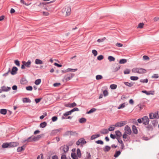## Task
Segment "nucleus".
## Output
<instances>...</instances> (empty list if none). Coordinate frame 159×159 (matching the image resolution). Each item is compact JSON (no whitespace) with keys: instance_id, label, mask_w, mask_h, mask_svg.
<instances>
[{"instance_id":"7ed1b4c3","label":"nucleus","mask_w":159,"mask_h":159,"mask_svg":"<svg viewBox=\"0 0 159 159\" xmlns=\"http://www.w3.org/2000/svg\"><path fill=\"white\" fill-rule=\"evenodd\" d=\"M142 120L143 124L147 125L148 124L149 120L147 116H145L142 118Z\"/></svg>"},{"instance_id":"4c0bfd02","label":"nucleus","mask_w":159,"mask_h":159,"mask_svg":"<svg viewBox=\"0 0 159 159\" xmlns=\"http://www.w3.org/2000/svg\"><path fill=\"white\" fill-rule=\"evenodd\" d=\"M77 154L78 157H81V151L80 149L78 148L77 150Z\"/></svg>"},{"instance_id":"49530a36","label":"nucleus","mask_w":159,"mask_h":159,"mask_svg":"<svg viewBox=\"0 0 159 159\" xmlns=\"http://www.w3.org/2000/svg\"><path fill=\"white\" fill-rule=\"evenodd\" d=\"M106 39L105 37L103 38L102 39H98L97 40V42L98 43L103 42Z\"/></svg>"},{"instance_id":"5fc2aeb1","label":"nucleus","mask_w":159,"mask_h":159,"mask_svg":"<svg viewBox=\"0 0 159 159\" xmlns=\"http://www.w3.org/2000/svg\"><path fill=\"white\" fill-rule=\"evenodd\" d=\"M96 143L98 144H103V142L102 140H98L96 141Z\"/></svg>"},{"instance_id":"20e7f679","label":"nucleus","mask_w":159,"mask_h":159,"mask_svg":"<svg viewBox=\"0 0 159 159\" xmlns=\"http://www.w3.org/2000/svg\"><path fill=\"white\" fill-rule=\"evenodd\" d=\"M126 122L125 121H122L121 122H117L116 123L115 125V126L116 127H122L126 124Z\"/></svg>"},{"instance_id":"4d7b16f0","label":"nucleus","mask_w":159,"mask_h":159,"mask_svg":"<svg viewBox=\"0 0 159 159\" xmlns=\"http://www.w3.org/2000/svg\"><path fill=\"white\" fill-rule=\"evenodd\" d=\"M130 71L129 69H126L124 70V73L125 74H128L129 73Z\"/></svg>"},{"instance_id":"9d476101","label":"nucleus","mask_w":159,"mask_h":159,"mask_svg":"<svg viewBox=\"0 0 159 159\" xmlns=\"http://www.w3.org/2000/svg\"><path fill=\"white\" fill-rule=\"evenodd\" d=\"M33 138L32 136H31L28 138L27 139L23 140V142L26 143L31 142H33L34 141L33 140Z\"/></svg>"},{"instance_id":"9b49d317","label":"nucleus","mask_w":159,"mask_h":159,"mask_svg":"<svg viewBox=\"0 0 159 159\" xmlns=\"http://www.w3.org/2000/svg\"><path fill=\"white\" fill-rule=\"evenodd\" d=\"M9 143L10 148L16 147L19 145V143L17 142H11Z\"/></svg>"},{"instance_id":"72a5a7b5","label":"nucleus","mask_w":159,"mask_h":159,"mask_svg":"<svg viewBox=\"0 0 159 159\" xmlns=\"http://www.w3.org/2000/svg\"><path fill=\"white\" fill-rule=\"evenodd\" d=\"M7 110L4 109H2L1 110L0 112L3 115H5L7 113Z\"/></svg>"},{"instance_id":"3c124183","label":"nucleus","mask_w":159,"mask_h":159,"mask_svg":"<svg viewBox=\"0 0 159 159\" xmlns=\"http://www.w3.org/2000/svg\"><path fill=\"white\" fill-rule=\"evenodd\" d=\"M26 89L28 91H31L33 89V88L31 86H29L26 87Z\"/></svg>"},{"instance_id":"f257e3e1","label":"nucleus","mask_w":159,"mask_h":159,"mask_svg":"<svg viewBox=\"0 0 159 159\" xmlns=\"http://www.w3.org/2000/svg\"><path fill=\"white\" fill-rule=\"evenodd\" d=\"M132 72L138 74H143L145 73L146 70L145 69L141 68H134L132 70Z\"/></svg>"},{"instance_id":"f8f14e48","label":"nucleus","mask_w":159,"mask_h":159,"mask_svg":"<svg viewBox=\"0 0 159 159\" xmlns=\"http://www.w3.org/2000/svg\"><path fill=\"white\" fill-rule=\"evenodd\" d=\"M65 10L66 16H69L70 14L71 11L70 7L69 6L66 7L65 8Z\"/></svg>"},{"instance_id":"338daca9","label":"nucleus","mask_w":159,"mask_h":159,"mask_svg":"<svg viewBox=\"0 0 159 159\" xmlns=\"http://www.w3.org/2000/svg\"><path fill=\"white\" fill-rule=\"evenodd\" d=\"M96 138H96V134H94V135H92L90 139L91 140H93L95 139Z\"/></svg>"},{"instance_id":"de8ad7c7","label":"nucleus","mask_w":159,"mask_h":159,"mask_svg":"<svg viewBox=\"0 0 159 159\" xmlns=\"http://www.w3.org/2000/svg\"><path fill=\"white\" fill-rule=\"evenodd\" d=\"M102 78V76L101 75H97L96 76V78L97 80H99L101 79Z\"/></svg>"},{"instance_id":"a211bd4d","label":"nucleus","mask_w":159,"mask_h":159,"mask_svg":"<svg viewBox=\"0 0 159 159\" xmlns=\"http://www.w3.org/2000/svg\"><path fill=\"white\" fill-rule=\"evenodd\" d=\"M35 63L36 64L40 65L42 64L43 63V61L38 59H36L35 60Z\"/></svg>"},{"instance_id":"5701e85b","label":"nucleus","mask_w":159,"mask_h":159,"mask_svg":"<svg viewBox=\"0 0 159 159\" xmlns=\"http://www.w3.org/2000/svg\"><path fill=\"white\" fill-rule=\"evenodd\" d=\"M80 142H81V145H82L83 144H85L86 143V141L85 140L84 138H82L80 139Z\"/></svg>"},{"instance_id":"37998d69","label":"nucleus","mask_w":159,"mask_h":159,"mask_svg":"<svg viewBox=\"0 0 159 159\" xmlns=\"http://www.w3.org/2000/svg\"><path fill=\"white\" fill-rule=\"evenodd\" d=\"M125 103H123L121 104L118 107V109H120L121 108H124L125 107Z\"/></svg>"},{"instance_id":"b1692460","label":"nucleus","mask_w":159,"mask_h":159,"mask_svg":"<svg viewBox=\"0 0 159 159\" xmlns=\"http://www.w3.org/2000/svg\"><path fill=\"white\" fill-rule=\"evenodd\" d=\"M100 132L101 134H108L109 132V131L108 129H102L101 131H100Z\"/></svg>"},{"instance_id":"09e8293b","label":"nucleus","mask_w":159,"mask_h":159,"mask_svg":"<svg viewBox=\"0 0 159 159\" xmlns=\"http://www.w3.org/2000/svg\"><path fill=\"white\" fill-rule=\"evenodd\" d=\"M157 124L158 122L157 120H154L152 122V124L154 126L157 125Z\"/></svg>"},{"instance_id":"8fccbe9b","label":"nucleus","mask_w":159,"mask_h":159,"mask_svg":"<svg viewBox=\"0 0 159 159\" xmlns=\"http://www.w3.org/2000/svg\"><path fill=\"white\" fill-rule=\"evenodd\" d=\"M92 52L94 56H96L97 55L98 52L96 50H93L92 51Z\"/></svg>"},{"instance_id":"774afa93","label":"nucleus","mask_w":159,"mask_h":159,"mask_svg":"<svg viewBox=\"0 0 159 159\" xmlns=\"http://www.w3.org/2000/svg\"><path fill=\"white\" fill-rule=\"evenodd\" d=\"M143 59L144 60L149 59V57L147 56L144 55L143 56Z\"/></svg>"},{"instance_id":"58836bf2","label":"nucleus","mask_w":159,"mask_h":159,"mask_svg":"<svg viewBox=\"0 0 159 159\" xmlns=\"http://www.w3.org/2000/svg\"><path fill=\"white\" fill-rule=\"evenodd\" d=\"M110 87L112 89H115L117 88V86L116 84H112L110 85Z\"/></svg>"},{"instance_id":"f03ea898","label":"nucleus","mask_w":159,"mask_h":159,"mask_svg":"<svg viewBox=\"0 0 159 159\" xmlns=\"http://www.w3.org/2000/svg\"><path fill=\"white\" fill-rule=\"evenodd\" d=\"M11 89L10 87H6L5 86H2L0 89V93L2 92H7Z\"/></svg>"},{"instance_id":"0eeeda50","label":"nucleus","mask_w":159,"mask_h":159,"mask_svg":"<svg viewBox=\"0 0 159 159\" xmlns=\"http://www.w3.org/2000/svg\"><path fill=\"white\" fill-rule=\"evenodd\" d=\"M75 75L73 74L70 73L68 74L66 77V81H68L71 79L72 77L74 76Z\"/></svg>"},{"instance_id":"a878e982","label":"nucleus","mask_w":159,"mask_h":159,"mask_svg":"<svg viewBox=\"0 0 159 159\" xmlns=\"http://www.w3.org/2000/svg\"><path fill=\"white\" fill-rule=\"evenodd\" d=\"M47 124L46 122H43L40 124V127L42 128H43L45 127L47 125Z\"/></svg>"},{"instance_id":"393cba45","label":"nucleus","mask_w":159,"mask_h":159,"mask_svg":"<svg viewBox=\"0 0 159 159\" xmlns=\"http://www.w3.org/2000/svg\"><path fill=\"white\" fill-rule=\"evenodd\" d=\"M115 125H112L111 126H110L108 129V131H112L114 130L115 127H116V126H115Z\"/></svg>"},{"instance_id":"7c9ffc66","label":"nucleus","mask_w":159,"mask_h":159,"mask_svg":"<svg viewBox=\"0 0 159 159\" xmlns=\"http://www.w3.org/2000/svg\"><path fill=\"white\" fill-rule=\"evenodd\" d=\"M124 83L125 85L129 87H131L133 85V84L130 83L128 82H124Z\"/></svg>"},{"instance_id":"ea45409f","label":"nucleus","mask_w":159,"mask_h":159,"mask_svg":"<svg viewBox=\"0 0 159 159\" xmlns=\"http://www.w3.org/2000/svg\"><path fill=\"white\" fill-rule=\"evenodd\" d=\"M130 79L132 80H136L139 79V77L137 76H131L130 77Z\"/></svg>"},{"instance_id":"6e6d98bb","label":"nucleus","mask_w":159,"mask_h":159,"mask_svg":"<svg viewBox=\"0 0 159 159\" xmlns=\"http://www.w3.org/2000/svg\"><path fill=\"white\" fill-rule=\"evenodd\" d=\"M103 58V56L102 55H100L97 57V59L99 61L101 60Z\"/></svg>"},{"instance_id":"2eb2a0df","label":"nucleus","mask_w":159,"mask_h":159,"mask_svg":"<svg viewBox=\"0 0 159 159\" xmlns=\"http://www.w3.org/2000/svg\"><path fill=\"white\" fill-rule=\"evenodd\" d=\"M62 129L61 128H59V129L54 130L52 131L51 134L52 135H53L56 134L58 132L60 131Z\"/></svg>"},{"instance_id":"4468645a","label":"nucleus","mask_w":159,"mask_h":159,"mask_svg":"<svg viewBox=\"0 0 159 159\" xmlns=\"http://www.w3.org/2000/svg\"><path fill=\"white\" fill-rule=\"evenodd\" d=\"M145 127L146 130L148 131H152L153 130V128L151 125H148Z\"/></svg>"},{"instance_id":"1a4fd4ad","label":"nucleus","mask_w":159,"mask_h":159,"mask_svg":"<svg viewBox=\"0 0 159 159\" xmlns=\"http://www.w3.org/2000/svg\"><path fill=\"white\" fill-rule=\"evenodd\" d=\"M22 63L23 64H24V65L26 67L29 68L30 66L31 61L30 60H29L27 62L25 61H22Z\"/></svg>"},{"instance_id":"79ce46f5","label":"nucleus","mask_w":159,"mask_h":159,"mask_svg":"<svg viewBox=\"0 0 159 159\" xmlns=\"http://www.w3.org/2000/svg\"><path fill=\"white\" fill-rule=\"evenodd\" d=\"M77 69H73L71 68H68L67 69L68 72H75L77 71Z\"/></svg>"},{"instance_id":"aec40b11","label":"nucleus","mask_w":159,"mask_h":159,"mask_svg":"<svg viewBox=\"0 0 159 159\" xmlns=\"http://www.w3.org/2000/svg\"><path fill=\"white\" fill-rule=\"evenodd\" d=\"M142 92L145 93L147 95H149L150 94H153V92L152 91H147L146 90H143Z\"/></svg>"},{"instance_id":"603ef678","label":"nucleus","mask_w":159,"mask_h":159,"mask_svg":"<svg viewBox=\"0 0 159 159\" xmlns=\"http://www.w3.org/2000/svg\"><path fill=\"white\" fill-rule=\"evenodd\" d=\"M159 77V76L158 74H154L152 76V78H158Z\"/></svg>"},{"instance_id":"13d9d810","label":"nucleus","mask_w":159,"mask_h":159,"mask_svg":"<svg viewBox=\"0 0 159 159\" xmlns=\"http://www.w3.org/2000/svg\"><path fill=\"white\" fill-rule=\"evenodd\" d=\"M117 66L115 68V71H116L118 70L120 67V65L118 64H117Z\"/></svg>"},{"instance_id":"6ab92c4d","label":"nucleus","mask_w":159,"mask_h":159,"mask_svg":"<svg viewBox=\"0 0 159 159\" xmlns=\"http://www.w3.org/2000/svg\"><path fill=\"white\" fill-rule=\"evenodd\" d=\"M23 102L24 103H30L31 101L30 99L28 98H23L22 99Z\"/></svg>"},{"instance_id":"c85d7f7f","label":"nucleus","mask_w":159,"mask_h":159,"mask_svg":"<svg viewBox=\"0 0 159 159\" xmlns=\"http://www.w3.org/2000/svg\"><path fill=\"white\" fill-rule=\"evenodd\" d=\"M127 62V60L125 59H122L120 60L119 63L120 64H123Z\"/></svg>"},{"instance_id":"bb28decb","label":"nucleus","mask_w":159,"mask_h":159,"mask_svg":"<svg viewBox=\"0 0 159 159\" xmlns=\"http://www.w3.org/2000/svg\"><path fill=\"white\" fill-rule=\"evenodd\" d=\"M69 147L67 146H65L63 148V151L64 153H66L69 150Z\"/></svg>"},{"instance_id":"4be33fe9","label":"nucleus","mask_w":159,"mask_h":159,"mask_svg":"<svg viewBox=\"0 0 159 159\" xmlns=\"http://www.w3.org/2000/svg\"><path fill=\"white\" fill-rule=\"evenodd\" d=\"M111 148V147L107 145L103 148V150L105 152H106L109 151L110 150Z\"/></svg>"},{"instance_id":"c756f323","label":"nucleus","mask_w":159,"mask_h":159,"mask_svg":"<svg viewBox=\"0 0 159 159\" xmlns=\"http://www.w3.org/2000/svg\"><path fill=\"white\" fill-rule=\"evenodd\" d=\"M25 149V148H24V146H22L21 147H18L17 149V152H20L24 150Z\"/></svg>"},{"instance_id":"bf43d9fd","label":"nucleus","mask_w":159,"mask_h":159,"mask_svg":"<svg viewBox=\"0 0 159 159\" xmlns=\"http://www.w3.org/2000/svg\"><path fill=\"white\" fill-rule=\"evenodd\" d=\"M116 139L117 140L118 142L121 144L123 143L122 141L120 139V138L116 137Z\"/></svg>"},{"instance_id":"0e129e2a","label":"nucleus","mask_w":159,"mask_h":159,"mask_svg":"<svg viewBox=\"0 0 159 159\" xmlns=\"http://www.w3.org/2000/svg\"><path fill=\"white\" fill-rule=\"evenodd\" d=\"M144 24L143 23H140L139 24L138 27L139 28H142L143 27Z\"/></svg>"},{"instance_id":"423d86ee","label":"nucleus","mask_w":159,"mask_h":159,"mask_svg":"<svg viewBox=\"0 0 159 159\" xmlns=\"http://www.w3.org/2000/svg\"><path fill=\"white\" fill-rule=\"evenodd\" d=\"M43 134H42L41 135H38L36 136H32L33 138V140L34 141V142L37 141L39 140L43 136Z\"/></svg>"},{"instance_id":"f3484780","label":"nucleus","mask_w":159,"mask_h":159,"mask_svg":"<svg viewBox=\"0 0 159 159\" xmlns=\"http://www.w3.org/2000/svg\"><path fill=\"white\" fill-rule=\"evenodd\" d=\"M2 147L3 148H10L9 143H3L2 146Z\"/></svg>"},{"instance_id":"6e6552de","label":"nucleus","mask_w":159,"mask_h":159,"mask_svg":"<svg viewBox=\"0 0 159 159\" xmlns=\"http://www.w3.org/2000/svg\"><path fill=\"white\" fill-rule=\"evenodd\" d=\"M18 70V68L16 66H14L12 67L11 73L12 75H14L16 74V72Z\"/></svg>"},{"instance_id":"ddd939ff","label":"nucleus","mask_w":159,"mask_h":159,"mask_svg":"<svg viewBox=\"0 0 159 159\" xmlns=\"http://www.w3.org/2000/svg\"><path fill=\"white\" fill-rule=\"evenodd\" d=\"M149 118L150 119H153L154 118L157 119V114L156 112L155 113H151L149 114Z\"/></svg>"},{"instance_id":"c03bdc74","label":"nucleus","mask_w":159,"mask_h":159,"mask_svg":"<svg viewBox=\"0 0 159 159\" xmlns=\"http://www.w3.org/2000/svg\"><path fill=\"white\" fill-rule=\"evenodd\" d=\"M47 115V114L46 112L43 113V115L41 116L40 117V119L41 120L43 119L45 116Z\"/></svg>"},{"instance_id":"864d4df0","label":"nucleus","mask_w":159,"mask_h":159,"mask_svg":"<svg viewBox=\"0 0 159 159\" xmlns=\"http://www.w3.org/2000/svg\"><path fill=\"white\" fill-rule=\"evenodd\" d=\"M43 154L41 153L37 157V159H43Z\"/></svg>"},{"instance_id":"412c9836","label":"nucleus","mask_w":159,"mask_h":159,"mask_svg":"<svg viewBox=\"0 0 159 159\" xmlns=\"http://www.w3.org/2000/svg\"><path fill=\"white\" fill-rule=\"evenodd\" d=\"M132 128L134 133L137 134L138 133V130L136 126L134 125H133L132 126Z\"/></svg>"},{"instance_id":"cd10ccee","label":"nucleus","mask_w":159,"mask_h":159,"mask_svg":"<svg viewBox=\"0 0 159 159\" xmlns=\"http://www.w3.org/2000/svg\"><path fill=\"white\" fill-rule=\"evenodd\" d=\"M96 109L95 108H92L89 111L87 112L86 113L87 114H90L93 112L95 111H96Z\"/></svg>"},{"instance_id":"e2e57ef3","label":"nucleus","mask_w":159,"mask_h":159,"mask_svg":"<svg viewBox=\"0 0 159 159\" xmlns=\"http://www.w3.org/2000/svg\"><path fill=\"white\" fill-rule=\"evenodd\" d=\"M14 62L16 65H17V66H20V62L19 61H18V60H15L14 61Z\"/></svg>"},{"instance_id":"473e14b6","label":"nucleus","mask_w":159,"mask_h":159,"mask_svg":"<svg viewBox=\"0 0 159 159\" xmlns=\"http://www.w3.org/2000/svg\"><path fill=\"white\" fill-rule=\"evenodd\" d=\"M71 157L73 159H78V157L75 153H72L71 154Z\"/></svg>"},{"instance_id":"a18cd8bd","label":"nucleus","mask_w":159,"mask_h":159,"mask_svg":"<svg viewBox=\"0 0 159 159\" xmlns=\"http://www.w3.org/2000/svg\"><path fill=\"white\" fill-rule=\"evenodd\" d=\"M148 81V79H141L140 80V82L143 83H147Z\"/></svg>"},{"instance_id":"dca6fc26","label":"nucleus","mask_w":159,"mask_h":159,"mask_svg":"<svg viewBox=\"0 0 159 159\" xmlns=\"http://www.w3.org/2000/svg\"><path fill=\"white\" fill-rule=\"evenodd\" d=\"M115 133L116 136V137L120 138L122 136V134L119 130H117L115 131Z\"/></svg>"},{"instance_id":"f704fd0d","label":"nucleus","mask_w":159,"mask_h":159,"mask_svg":"<svg viewBox=\"0 0 159 159\" xmlns=\"http://www.w3.org/2000/svg\"><path fill=\"white\" fill-rule=\"evenodd\" d=\"M86 120L85 118L82 117L79 120V122L81 123H82L86 122Z\"/></svg>"},{"instance_id":"c9c22d12","label":"nucleus","mask_w":159,"mask_h":159,"mask_svg":"<svg viewBox=\"0 0 159 159\" xmlns=\"http://www.w3.org/2000/svg\"><path fill=\"white\" fill-rule=\"evenodd\" d=\"M121 152L120 151H116L114 155V157H117L120 154Z\"/></svg>"},{"instance_id":"69168bd1","label":"nucleus","mask_w":159,"mask_h":159,"mask_svg":"<svg viewBox=\"0 0 159 159\" xmlns=\"http://www.w3.org/2000/svg\"><path fill=\"white\" fill-rule=\"evenodd\" d=\"M10 68H9V70H8V71L7 72L4 74L3 75V76H5V77L7 76L8 75V73L10 72Z\"/></svg>"},{"instance_id":"052dcab7","label":"nucleus","mask_w":159,"mask_h":159,"mask_svg":"<svg viewBox=\"0 0 159 159\" xmlns=\"http://www.w3.org/2000/svg\"><path fill=\"white\" fill-rule=\"evenodd\" d=\"M57 119V117L56 116H54L52 118V121L55 122L56 121Z\"/></svg>"},{"instance_id":"680f3d73","label":"nucleus","mask_w":159,"mask_h":159,"mask_svg":"<svg viewBox=\"0 0 159 159\" xmlns=\"http://www.w3.org/2000/svg\"><path fill=\"white\" fill-rule=\"evenodd\" d=\"M103 94L104 96L106 97L108 94V92L107 90H105L103 91Z\"/></svg>"},{"instance_id":"39448f33","label":"nucleus","mask_w":159,"mask_h":159,"mask_svg":"<svg viewBox=\"0 0 159 159\" xmlns=\"http://www.w3.org/2000/svg\"><path fill=\"white\" fill-rule=\"evenodd\" d=\"M125 133L127 134L130 135L131 133V131L130 127L126 125L125 127Z\"/></svg>"},{"instance_id":"2f4dec72","label":"nucleus","mask_w":159,"mask_h":159,"mask_svg":"<svg viewBox=\"0 0 159 159\" xmlns=\"http://www.w3.org/2000/svg\"><path fill=\"white\" fill-rule=\"evenodd\" d=\"M108 59L110 61H114L115 60V58L112 56H109L108 57Z\"/></svg>"},{"instance_id":"a19ab883","label":"nucleus","mask_w":159,"mask_h":159,"mask_svg":"<svg viewBox=\"0 0 159 159\" xmlns=\"http://www.w3.org/2000/svg\"><path fill=\"white\" fill-rule=\"evenodd\" d=\"M76 106V103L75 102H74L72 103L69 104V105L68 106V107H74Z\"/></svg>"},{"instance_id":"e433bc0d","label":"nucleus","mask_w":159,"mask_h":159,"mask_svg":"<svg viewBox=\"0 0 159 159\" xmlns=\"http://www.w3.org/2000/svg\"><path fill=\"white\" fill-rule=\"evenodd\" d=\"M41 82V80L40 79H38L34 82V84L36 85H38L40 84Z\"/></svg>"}]
</instances>
